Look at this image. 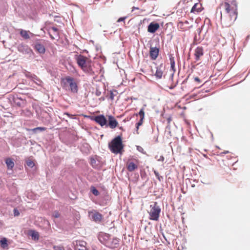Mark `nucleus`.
I'll return each mask as SVG.
<instances>
[{"label":"nucleus","mask_w":250,"mask_h":250,"mask_svg":"<svg viewBox=\"0 0 250 250\" xmlns=\"http://www.w3.org/2000/svg\"><path fill=\"white\" fill-rule=\"evenodd\" d=\"M193 1V0H184V2L186 4H188V3L191 2ZM194 2L195 0H194Z\"/></svg>","instance_id":"obj_36"},{"label":"nucleus","mask_w":250,"mask_h":250,"mask_svg":"<svg viewBox=\"0 0 250 250\" xmlns=\"http://www.w3.org/2000/svg\"><path fill=\"white\" fill-rule=\"evenodd\" d=\"M138 9V8H136V7H133V9H132V10H133V9Z\"/></svg>","instance_id":"obj_41"},{"label":"nucleus","mask_w":250,"mask_h":250,"mask_svg":"<svg viewBox=\"0 0 250 250\" xmlns=\"http://www.w3.org/2000/svg\"><path fill=\"white\" fill-rule=\"evenodd\" d=\"M159 49L156 47H151L150 48V57L152 60H155L159 54Z\"/></svg>","instance_id":"obj_13"},{"label":"nucleus","mask_w":250,"mask_h":250,"mask_svg":"<svg viewBox=\"0 0 250 250\" xmlns=\"http://www.w3.org/2000/svg\"><path fill=\"white\" fill-rule=\"evenodd\" d=\"M163 74V71L162 69H161V68L157 67L156 68V71L155 73V76L157 78H158L159 79H161L162 77Z\"/></svg>","instance_id":"obj_19"},{"label":"nucleus","mask_w":250,"mask_h":250,"mask_svg":"<svg viewBox=\"0 0 250 250\" xmlns=\"http://www.w3.org/2000/svg\"><path fill=\"white\" fill-rule=\"evenodd\" d=\"M160 27L159 24L158 23L151 22L148 26L147 31L148 32L154 33Z\"/></svg>","instance_id":"obj_14"},{"label":"nucleus","mask_w":250,"mask_h":250,"mask_svg":"<svg viewBox=\"0 0 250 250\" xmlns=\"http://www.w3.org/2000/svg\"><path fill=\"white\" fill-rule=\"evenodd\" d=\"M194 80L195 82H197V83H201V80L198 77H194Z\"/></svg>","instance_id":"obj_35"},{"label":"nucleus","mask_w":250,"mask_h":250,"mask_svg":"<svg viewBox=\"0 0 250 250\" xmlns=\"http://www.w3.org/2000/svg\"><path fill=\"white\" fill-rule=\"evenodd\" d=\"M126 18V17L120 18L117 20V22H120L121 21H124Z\"/></svg>","instance_id":"obj_34"},{"label":"nucleus","mask_w":250,"mask_h":250,"mask_svg":"<svg viewBox=\"0 0 250 250\" xmlns=\"http://www.w3.org/2000/svg\"><path fill=\"white\" fill-rule=\"evenodd\" d=\"M53 216L54 218H59L60 216V214L58 211H55L53 213Z\"/></svg>","instance_id":"obj_30"},{"label":"nucleus","mask_w":250,"mask_h":250,"mask_svg":"<svg viewBox=\"0 0 250 250\" xmlns=\"http://www.w3.org/2000/svg\"><path fill=\"white\" fill-rule=\"evenodd\" d=\"M0 246L3 249H5L8 247L7 240L6 238H3L0 241Z\"/></svg>","instance_id":"obj_20"},{"label":"nucleus","mask_w":250,"mask_h":250,"mask_svg":"<svg viewBox=\"0 0 250 250\" xmlns=\"http://www.w3.org/2000/svg\"><path fill=\"white\" fill-rule=\"evenodd\" d=\"M5 164L6 165L8 169L12 170L15 164L13 161V160L11 158H7L5 160Z\"/></svg>","instance_id":"obj_16"},{"label":"nucleus","mask_w":250,"mask_h":250,"mask_svg":"<svg viewBox=\"0 0 250 250\" xmlns=\"http://www.w3.org/2000/svg\"><path fill=\"white\" fill-rule=\"evenodd\" d=\"M92 192L94 195L96 196L99 194V191L97 190L96 188H92Z\"/></svg>","instance_id":"obj_31"},{"label":"nucleus","mask_w":250,"mask_h":250,"mask_svg":"<svg viewBox=\"0 0 250 250\" xmlns=\"http://www.w3.org/2000/svg\"><path fill=\"white\" fill-rule=\"evenodd\" d=\"M108 121H107V126H109L111 129L116 128L118 125V122L115 118V117L112 115H109L107 116Z\"/></svg>","instance_id":"obj_7"},{"label":"nucleus","mask_w":250,"mask_h":250,"mask_svg":"<svg viewBox=\"0 0 250 250\" xmlns=\"http://www.w3.org/2000/svg\"><path fill=\"white\" fill-rule=\"evenodd\" d=\"M144 118H140V120L139 122L136 124V132L137 134H139L138 129L139 126L142 125L143 123V120Z\"/></svg>","instance_id":"obj_21"},{"label":"nucleus","mask_w":250,"mask_h":250,"mask_svg":"<svg viewBox=\"0 0 250 250\" xmlns=\"http://www.w3.org/2000/svg\"><path fill=\"white\" fill-rule=\"evenodd\" d=\"M66 114L68 116H69V114L68 113H66Z\"/></svg>","instance_id":"obj_43"},{"label":"nucleus","mask_w":250,"mask_h":250,"mask_svg":"<svg viewBox=\"0 0 250 250\" xmlns=\"http://www.w3.org/2000/svg\"><path fill=\"white\" fill-rule=\"evenodd\" d=\"M75 59L78 66L85 72L93 73L91 60L82 55H76Z\"/></svg>","instance_id":"obj_2"},{"label":"nucleus","mask_w":250,"mask_h":250,"mask_svg":"<svg viewBox=\"0 0 250 250\" xmlns=\"http://www.w3.org/2000/svg\"><path fill=\"white\" fill-rule=\"evenodd\" d=\"M61 84L63 87H66L67 84L69 85V88L73 93H77L78 85L74 79L70 77H67L62 80Z\"/></svg>","instance_id":"obj_4"},{"label":"nucleus","mask_w":250,"mask_h":250,"mask_svg":"<svg viewBox=\"0 0 250 250\" xmlns=\"http://www.w3.org/2000/svg\"><path fill=\"white\" fill-rule=\"evenodd\" d=\"M114 96H115V95L114 94L113 92L111 91L110 93V96H109V98L110 99V100H113Z\"/></svg>","instance_id":"obj_32"},{"label":"nucleus","mask_w":250,"mask_h":250,"mask_svg":"<svg viewBox=\"0 0 250 250\" xmlns=\"http://www.w3.org/2000/svg\"><path fill=\"white\" fill-rule=\"evenodd\" d=\"M48 33L52 40H58L59 39V32L56 27H50L48 30Z\"/></svg>","instance_id":"obj_8"},{"label":"nucleus","mask_w":250,"mask_h":250,"mask_svg":"<svg viewBox=\"0 0 250 250\" xmlns=\"http://www.w3.org/2000/svg\"><path fill=\"white\" fill-rule=\"evenodd\" d=\"M228 151H226V152H224L223 153H225V154H226V153H228Z\"/></svg>","instance_id":"obj_42"},{"label":"nucleus","mask_w":250,"mask_h":250,"mask_svg":"<svg viewBox=\"0 0 250 250\" xmlns=\"http://www.w3.org/2000/svg\"><path fill=\"white\" fill-rule=\"evenodd\" d=\"M28 234L32 237V240L34 241H38L39 239V233L36 230L33 229L29 230Z\"/></svg>","instance_id":"obj_17"},{"label":"nucleus","mask_w":250,"mask_h":250,"mask_svg":"<svg viewBox=\"0 0 250 250\" xmlns=\"http://www.w3.org/2000/svg\"><path fill=\"white\" fill-rule=\"evenodd\" d=\"M14 214L15 216H17L20 215V213L17 209H14Z\"/></svg>","instance_id":"obj_33"},{"label":"nucleus","mask_w":250,"mask_h":250,"mask_svg":"<svg viewBox=\"0 0 250 250\" xmlns=\"http://www.w3.org/2000/svg\"><path fill=\"white\" fill-rule=\"evenodd\" d=\"M89 213L91 214L92 219L96 222H100L103 219V215L96 210L91 211Z\"/></svg>","instance_id":"obj_10"},{"label":"nucleus","mask_w":250,"mask_h":250,"mask_svg":"<svg viewBox=\"0 0 250 250\" xmlns=\"http://www.w3.org/2000/svg\"><path fill=\"white\" fill-rule=\"evenodd\" d=\"M99 238L100 241L101 242V234H100L99 235Z\"/></svg>","instance_id":"obj_40"},{"label":"nucleus","mask_w":250,"mask_h":250,"mask_svg":"<svg viewBox=\"0 0 250 250\" xmlns=\"http://www.w3.org/2000/svg\"><path fill=\"white\" fill-rule=\"evenodd\" d=\"M220 21L223 27L231 26L238 16V2L236 0H224L219 4Z\"/></svg>","instance_id":"obj_1"},{"label":"nucleus","mask_w":250,"mask_h":250,"mask_svg":"<svg viewBox=\"0 0 250 250\" xmlns=\"http://www.w3.org/2000/svg\"><path fill=\"white\" fill-rule=\"evenodd\" d=\"M94 121L99 124L101 126H105L107 127V120L103 115L97 116L94 118Z\"/></svg>","instance_id":"obj_9"},{"label":"nucleus","mask_w":250,"mask_h":250,"mask_svg":"<svg viewBox=\"0 0 250 250\" xmlns=\"http://www.w3.org/2000/svg\"><path fill=\"white\" fill-rule=\"evenodd\" d=\"M139 164V160L135 158L128 159L126 164V167L128 171L132 172L137 169Z\"/></svg>","instance_id":"obj_6"},{"label":"nucleus","mask_w":250,"mask_h":250,"mask_svg":"<svg viewBox=\"0 0 250 250\" xmlns=\"http://www.w3.org/2000/svg\"><path fill=\"white\" fill-rule=\"evenodd\" d=\"M170 62V66L172 69L174 70V68L175 67V61H174V58L173 57L171 56L169 58Z\"/></svg>","instance_id":"obj_24"},{"label":"nucleus","mask_w":250,"mask_h":250,"mask_svg":"<svg viewBox=\"0 0 250 250\" xmlns=\"http://www.w3.org/2000/svg\"><path fill=\"white\" fill-rule=\"evenodd\" d=\"M69 196L70 198H71V199H73V200H74V199H76V198H77V196L75 195H73V196H70V195H69Z\"/></svg>","instance_id":"obj_37"},{"label":"nucleus","mask_w":250,"mask_h":250,"mask_svg":"<svg viewBox=\"0 0 250 250\" xmlns=\"http://www.w3.org/2000/svg\"><path fill=\"white\" fill-rule=\"evenodd\" d=\"M29 34H32L29 31L21 29L20 30L21 36L24 39H28L30 38Z\"/></svg>","instance_id":"obj_18"},{"label":"nucleus","mask_w":250,"mask_h":250,"mask_svg":"<svg viewBox=\"0 0 250 250\" xmlns=\"http://www.w3.org/2000/svg\"><path fill=\"white\" fill-rule=\"evenodd\" d=\"M203 8L201 3L198 2H194V5L190 10V12L197 14L203 10Z\"/></svg>","instance_id":"obj_11"},{"label":"nucleus","mask_w":250,"mask_h":250,"mask_svg":"<svg viewBox=\"0 0 250 250\" xmlns=\"http://www.w3.org/2000/svg\"><path fill=\"white\" fill-rule=\"evenodd\" d=\"M139 115L140 117V118H144V117H145V112H144V109L142 108L141 109L139 112Z\"/></svg>","instance_id":"obj_29"},{"label":"nucleus","mask_w":250,"mask_h":250,"mask_svg":"<svg viewBox=\"0 0 250 250\" xmlns=\"http://www.w3.org/2000/svg\"><path fill=\"white\" fill-rule=\"evenodd\" d=\"M100 92H96V95H97V96H99V95H100Z\"/></svg>","instance_id":"obj_39"},{"label":"nucleus","mask_w":250,"mask_h":250,"mask_svg":"<svg viewBox=\"0 0 250 250\" xmlns=\"http://www.w3.org/2000/svg\"><path fill=\"white\" fill-rule=\"evenodd\" d=\"M203 48L201 46H198L195 49L194 56L196 61L200 60V58L203 55Z\"/></svg>","instance_id":"obj_12"},{"label":"nucleus","mask_w":250,"mask_h":250,"mask_svg":"<svg viewBox=\"0 0 250 250\" xmlns=\"http://www.w3.org/2000/svg\"><path fill=\"white\" fill-rule=\"evenodd\" d=\"M167 120L168 123H170V122L171 121V118L169 117V118H167Z\"/></svg>","instance_id":"obj_38"},{"label":"nucleus","mask_w":250,"mask_h":250,"mask_svg":"<svg viewBox=\"0 0 250 250\" xmlns=\"http://www.w3.org/2000/svg\"><path fill=\"white\" fill-rule=\"evenodd\" d=\"M124 147L122 137L120 135L116 136L108 144V147L111 152L116 154H122Z\"/></svg>","instance_id":"obj_3"},{"label":"nucleus","mask_w":250,"mask_h":250,"mask_svg":"<svg viewBox=\"0 0 250 250\" xmlns=\"http://www.w3.org/2000/svg\"><path fill=\"white\" fill-rule=\"evenodd\" d=\"M144 118H140V120L139 122L136 124V132L137 134H139L138 129L139 126L142 125L143 123V120Z\"/></svg>","instance_id":"obj_23"},{"label":"nucleus","mask_w":250,"mask_h":250,"mask_svg":"<svg viewBox=\"0 0 250 250\" xmlns=\"http://www.w3.org/2000/svg\"><path fill=\"white\" fill-rule=\"evenodd\" d=\"M46 129V127H38L32 129V131L34 132H36L37 131L39 130L40 131H43Z\"/></svg>","instance_id":"obj_25"},{"label":"nucleus","mask_w":250,"mask_h":250,"mask_svg":"<svg viewBox=\"0 0 250 250\" xmlns=\"http://www.w3.org/2000/svg\"><path fill=\"white\" fill-rule=\"evenodd\" d=\"M154 173L156 176V177H157V178L160 181H162L163 179V176H161L159 173V172H158L157 171H156V170H154Z\"/></svg>","instance_id":"obj_28"},{"label":"nucleus","mask_w":250,"mask_h":250,"mask_svg":"<svg viewBox=\"0 0 250 250\" xmlns=\"http://www.w3.org/2000/svg\"><path fill=\"white\" fill-rule=\"evenodd\" d=\"M26 164L28 167H33L35 166V164L33 161L29 159L26 161Z\"/></svg>","instance_id":"obj_27"},{"label":"nucleus","mask_w":250,"mask_h":250,"mask_svg":"<svg viewBox=\"0 0 250 250\" xmlns=\"http://www.w3.org/2000/svg\"><path fill=\"white\" fill-rule=\"evenodd\" d=\"M150 210L149 212V219L152 220L157 221L159 218L161 208L155 202L150 206Z\"/></svg>","instance_id":"obj_5"},{"label":"nucleus","mask_w":250,"mask_h":250,"mask_svg":"<svg viewBox=\"0 0 250 250\" xmlns=\"http://www.w3.org/2000/svg\"><path fill=\"white\" fill-rule=\"evenodd\" d=\"M90 164L94 168H97V165L96 164V160L93 158L90 159Z\"/></svg>","instance_id":"obj_26"},{"label":"nucleus","mask_w":250,"mask_h":250,"mask_svg":"<svg viewBox=\"0 0 250 250\" xmlns=\"http://www.w3.org/2000/svg\"><path fill=\"white\" fill-rule=\"evenodd\" d=\"M144 118H140V120L139 122L136 124V132L137 134H139L138 129L139 126L142 125L143 123V120Z\"/></svg>","instance_id":"obj_22"},{"label":"nucleus","mask_w":250,"mask_h":250,"mask_svg":"<svg viewBox=\"0 0 250 250\" xmlns=\"http://www.w3.org/2000/svg\"><path fill=\"white\" fill-rule=\"evenodd\" d=\"M35 49L37 51L41 54H43L45 51L44 45L39 42H37L35 44Z\"/></svg>","instance_id":"obj_15"}]
</instances>
